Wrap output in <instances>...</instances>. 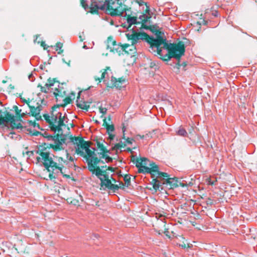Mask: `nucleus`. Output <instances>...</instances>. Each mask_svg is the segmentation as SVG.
<instances>
[{
	"label": "nucleus",
	"instance_id": "obj_44",
	"mask_svg": "<svg viewBox=\"0 0 257 257\" xmlns=\"http://www.w3.org/2000/svg\"><path fill=\"white\" fill-rule=\"evenodd\" d=\"M108 120L110 121V117L108 118Z\"/></svg>",
	"mask_w": 257,
	"mask_h": 257
},
{
	"label": "nucleus",
	"instance_id": "obj_40",
	"mask_svg": "<svg viewBox=\"0 0 257 257\" xmlns=\"http://www.w3.org/2000/svg\"><path fill=\"white\" fill-rule=\"evenodd\" d=\"M138 136H139L141 139H143V138H144V136H141V135H139Z\"/></svg>",
	"mask_w": 257,
	"mask_h": 257
},
{
	"label": "nucleus",
	"instance_id": "obj_20",
	"mask_svg": "<svg viewBox=\"0 0 257 257\" xmlns=\"http://www.w3.org/2000/svg\"><path fill=\"white\" fill-rule=\"evenodd\" d=\"M118 1L113 2L112 3H109V5L106 9V12L111 16L113 17V10H115L117 7L118 6Z\"/></svg>",
	"mask_w": 257,
	"mask_h": 257
},
{
	"label": "nucleus",
	"instance_id": "obj_13",
	"mask_svg": "<svg viewBox=\"0 0 257 257\" xmlns=\"http://www.w3.org/2000/svg\"><path fill=\"white\" fill-rule=\"evenodd\" d=\"M169 175L167 173L164 172H160L156 176V178H154L152 180L151 184L153 185V188L157 191L159 189L161 186V183L157 179V178H162L163 179L169 178Z\"/></svg>",
	"mask_w": 257,
	"mask_h": 257
},
{
	"label": "nucleus",
	"instance_id": "obj_11",
	"mask_svg": "<svg viewBox=\"0 0 257 257\" xmlns=\"http://www.w3.org/2000/svg\"><path fill=\"white\" fill-rule=\"evenodd\" d=\"M27 105L30 109V114L31 113L32 116H35L36 119L38 120L41 119V115L40 111L42 109V106L41 104H37V106H32L28 103Z\"/></svg>",
	"mask_w": 257,
	"mask_h": 257
},
{
	"label": "nucleus",
	"instance_id": "obj_6",
	"mask_svg": "<svg viewBox=\"0 0 257 257\" xmlns=\"http://www.w3.org/2000/svg\"><path fill=\"white\" fill-rule=\"evenodd\" d=\"M128 40L131 41V45H123L122 53L131 55H134L136 52L135 44L138 43L140 40L143 39V35L140 33H137L135 31L130 32L126 34Z\"/></svg>",
	"mask_w": 257,
	"mask_h": 257
},
{
	"label": "nucleus",
	"instance_id": "obj_30",
	"mask_svg": "<svg viewBox=\"0 0 257 257\" xmlns=\"http://www.w3.org/2000/svg\"><path fill=\"white\" fill-rule=\"evenodd\" d=\"M65 154H66V155L67 156V158L69 160H70L71 161H73V158L71 156L69 157V154H68V153L67 150L65 151Z\"/></svg>",
	"mask_w": 257,
	"mask_h": 257
},
{
	"label": "nucleus",
	"instance_id": "obj_29",
	"mask_svg": "<svg viewBox=\"0 0 257 257\" xmlns=\"http://www.w3.org/2000/svg\"><path fill=\"white\" fill-rule=\"evenodd\" d=\"M64 100L65 101V104H69V103H71V102H72L71 99L69 97H66L64 99Z\"/></svg>",
	"mask_w": 257,
	"mask_h": 257
},
{
	"label": "nucleus",
	"instance_id": "obj_36",
	"mask_svg": "<svg viewBox=\"0 0 257 257\" xmlns=\"http://www.w3.org/2000/svg\"><path fill=\"white\" fill-rule=\"evenodd\" d=\"M29 123H30V124L32 125H33V126H35V122H32V121H29Z\"/></svg>",
	"mask_w": 257,
	"mask_h": 257
},
{
	"label": "nucleus",
	"instance_id": "obj_2",
	"mask_svg": "<svg viewBox=\"0 0 257 257\" xmlns=\"http://www.w3.org/2000/svg\"><path fill=\"white\" fill-rule=\"evenodd\" d=\"M147 41L150 45V52L154 53L155 55L162 56V49L167 50L168 54L165 55L164 58H161L165 61L170 60L172 58L180 59L184 55L185 47L183 42L168 43L166 39L160 36V34L156 35V38L149 36Z\"/></svg>",
	"mask_w": 257,
	"mask_h": 257
},
{
	"label": "nucleus",
	"instance_id": "obj_4",
	"mask_svg": "<svg viewBox=\"0 0 257 257\" xmlns=\"http://www.w3.org/2000/svg\"><path fill=\"white\" fill-rule=\"evenodd\" d=\"M62 113L57 112L53 109L51 114H44V117L47 122L50 125L51 130L55 133L57 132V135H50L47 137L49 141L52 142L50 144V147L54 152L63 150V145L66 140V136L63 134V129L67 126L64 122L66 120L65 114L62 116Z\"/></svg>",
	"mask_w": 257,
	"mask_h": 257
},
{
	"label": "nucleus",
	"instance_id": "obj_24",
	"mask_svg": "<svg viewBox=\"0 0 257 257\" xmlns=\"http://www.w3.org/2000/svg\"><path fill=\"white\" fill-rule=\"evenodd\" d=\"M177 134L182 137H186L188 135L186 130L181 126L179 127L178 130L177 131Z\"/></svg>",
	"mask_w": 257,
	"mask_h": 257
},
{
	"label": "nucleus",
	"instance_id": "obj_12",
	"mask_svg": "<svg viewBox=\"0 0 257 257\" xmlns=\"http://www.w3.org/2000/svg\"><path fill=\"white\" fill-rule=\"evenodd\" d=\"M122 130L123 133L122 139H124L125 141L124 142L120 141V142L115 144L113 147V150H115L117 151L118 150L120 149L121 148H123L126 146L128 144H132L133 142L134 141V140L133 138H127V139H125L124 137V132L125 131V127L123 126L122 127Z\"/></svg>",
	"mask_w": 257,
	"mask_h": 257
},
{
	"label": "nucleus",
	"instance_id": "obj_33",
	"mask_svg": "<svg viewBox=\"0 0 257 257\" xmlns=\"http://www.w3.org/2000/svg\"><path fill=\"white\" fill-rule=\"evenodd\" d=\"M119 186H121V189H124V187L126 186L125 185H124L123 183L122 182H120L119 183V185H118Z\"/></svg>",
	"mask_w": 257,
	"mask_h": 257
},
{
	"label": "nucleus",
	"instance_id": "obj_27",
	"mask_svg": "<svg viewBox=\"0 0 257 257\" xmlns=\"http://www.w3.org/2000/svg\"><path fill=\"white\" fill-rule=\"evenodd\" d=\"M136 2L137 4H138V5L140 6H142L144 5H147L146 3H145L143 0H136ZM146 7H147L146 11H149V7L147 6H146Z\"/></svg>",
	"mask_w": 257,
	"mask_h": 257
},
{
	"label": "nucleus",
	"instance_id": "obj_38",
	"mask_svg": "<svg viewBox=\"0 0 257 257\" xmlns=\"http://www.w3.org/2000/svg\"><path fill=\"white\" fill-rule=\"evenodd\" d=\"M23 101L25 102L26 103V104H27V103H28L29 104H30V102L28 101V100H27L26 99H23Z\"/></svg>",
	"mask_w": 257,
	"mask_h": 257
},
{
	"label": "nucleus",
	"instance_id": "obj_8",
	"mask_svg": "<svg viewBox=\"0 0 257 257\" xmlns=\"http://www.w3.org/2000/svg\"><path fill=\"white\" fill-rule=\"evenodd\" d=\"M109 0H94L91 1L90 6V12L96 14L98 10H106L109 5Z\"/></svg>",
	"mask_w": 257,
	"mask_h": 257
},
{
	"label": "nucleus",
	"instance_id": "obj_15",
	"mask_svg": "<svg viewBox=\"0 0 257 257\" xmlns=\"http://www.w3.org/2000/svg\"><path fill=\"white\" fill-rule=\"evenodd\" d=\"M108 71H110V69L109 67H107L106 69L102 70L100 72V73H101L100 76H94V79L95 81H98L99 82H101V81L102 80L104 82H107L109 77V74L108 72Z\"/></svg>",
	"mask_w": 257,
	"mask_h": 257
},
{
	"label": "nucleus",
	"instance_id": "obj_34",
	"mask_svg": "<svg viewBox=\"0 0 257 257\" xmlns=\"http://www.w3.org/2000/svg\"><path fill=\"white\" fill-rule=\"evenodd\" d=\"M109 134V138L110 140H113L115 136L114 135H112L111 134Z\"/></svg>",
	"mask_w": 257,
	"mask_h": 257
},
{
	"label": "nucleus",
	"instance_id": "obj_25",
	"mask_svg": "<svg viewBox=\"0 0 257 257\" xmlns=\"http://www.w3.org/2000/svg\"><path fill=\"white\" fill-rule=\"evenodd\" d=\"M63 44L61 43H58L55 46V50L58 52V54H61L63 50L62 49Z\"/></svg>",
	"mask_w": 257,
	"mask_h": 257
},
{
	"label": "nucleus",
	"instance_id": "obj_9",
	"mask_svg": "<svg viewBox=\"0 0 257 257\" xmlns=\"http://www.w3.org/2000/svg\"><path fill=\"white\" fill-rule=\"evenodd\" d=\"M133 162L136 164V167L138 168L139 173L146 174V172L142 170H144L143 168H149L151 163L148 159L146 158H136L133 160Z\"/></svg>",
	"mask_w": 257,
	"mask_h": 257
},
{
	"label": "nucleus",
	"instance_id": "obj_18",
	"mask_svg": "<svg viewBox=\"0 0 257 257\" xmlns=\"http://www.w3.org/2000/svg\"><path fill=\"white\" fill-rule=\"evenodd\" d=\"M130 12H127V16L126 22L122 24L123 27L126 28L127 29H130L133 24H136L137 23V19L136 17H131Z\"/></svg>",
	"mask_w": 257,
	"mask_h": 257
},
{
	"label": "nucleus",
	"instance_id": "obj_37",
	"mask_svg": "<svg viewBox=\"0 0 257 257\" xmlns=\"http://www.w3.org/2000/svg\"><path fill=\"white\" fill-rule=\"evenodd\" d=\"M81 4H82V5L83 7H84L85 8V3L84 2V0H81Z\"/></svg>",
	"mask_w": 257,
	"mask_h": 257
},
{
	"label": "nucleus",
	"instance_id": "obj_7",
	"mask_svg": "<svg viewBox=\"0 0 257 257\" xmlns=\"http://www.w3.org/2000/svg\"><path fill=\"white\" fill-rule=\"evenodd\" d=\"M57 87H59V84L56 83L55 80L49 79L48 80V82L45 84L44 86H41V90L44 93H48L49 92L54 90L53 91V94L55 97L62 96V92Z\"/></svg>",
	"mask_w": 257,
	"mask_h": 257
},
{
	"label": "nucleus",
	"instance_id": "obj_22",
	"mask_svg": "<svg viewBox=\"0 0 257 257\" xmlns=\"http://www.w3.org/2000/svg\"><path fill=\"white\" fill-rule=\"evenodd\" d=\"M103 125L106 127V131L108 134H111L114 131V127L113 124H109L107 121L106 118L103 119Z\"/></svg>",
	"mask_w": 257,
	"mask_h": 257
},
{
	"label": "nucleus",
	"instance_id": "obj_10",
	"mask_svg": "<svg viewBox=\"0 0 257 257\" xmlns=\"http://www.w3.org/2000/svg\"><path fill=\"white\" fill-rule=\"evenodd\" d=\"M127 12H131V8H127L125 5L118 2V6L115 10L113 11V17L116 16H126Z\"/></svg>",
	"mask_w": 257,
	"mask_h": 257
},
{
	"label": "nucleus",
	"instance_id": "obj_31",
	"mask_svg": "<svg viewBox=\"0 0 257 257\" xmlns=\"http://www.w3.org/2000/svg\"><path fill=\"white\" fill-rule=\"evenodd\" d=\"M216 182V180H215V181H212L211 180V179H209V180L208 181V184L211 185H215Z\"/></svg>",
	"mask_w": 257,
	"mask_h": 257
},
{
	"label": "nucleus",
	"instance_id": "obj_39",
	"mask_svg": "<svg viewBox=\"0 0 257 257\" xmlns=\"http://www.w3.org/2000/svg\"><path fill=\"white\" fill-rule=\"evenodd\" d=\"M59 90L62 92V96H57V97H56V99H58V97H57L58 96H59V97H62V96H63V92H62V91L61 90H60V89H59Z\"/></svg>",
	"mask_w": 257,
	"mask_h": 257
},
{
	"label": "nucleus",
	"instance_id": "obj_41",
	"mask_svg": "<svg viewBox=\"0 0 257 257\" xmlns=\"http://www.w3.org/2000/svg\"><path fill=\"white\" fill-rule=\"evenodd\" d=\"M160 231L163 232V230H159V233H161Z\"/></svg>",
	"mask_w": 257,
	"mask_h": 257
},
{
	"label": "nucleus",
	"instance_id": "obj_16",
	"mask_svg": "<svg viewBox=\"0 0 257 257\" xmlns=\"http://www.w3.org/2000/svg\"><path fill=\"white\" fill-rule=\"evenodd\" d=\"M111 82L112 86L120 89L125 85L126 81L125 78L124 77H120L117 79L111 76Z\"/></svg>",
	"mask_w": 257,
	"mask_h": 257
},
{
	"label": "nucleus",
	"instance_id": "obj_5",
	"mask_svg": "<svg viewBox=\"0 0 257 257\" xmlns=\"http://www.w3.org/2000/svg\"><path fill=\"white\" fill-rule=\"evenodd\" d=\"M28 105H20L19 107L17 105L13 106V109L15 111V115L8 111L6 108L0 109V112L3 113L0 115V126H8L11 125L13 128L22 129L23 127L24 122L22 118L25 115L30 114L27 110Z\"/></svg>",
	"mask_w": 257,
	"mask_h": 257
},
{
	"label": "nucleus",
	"instance_id": "obj_32",
	"mask_svg": "<svg viewBox=\"0 0 257 257\" xmlns=\"http://www.w3.org/2000/svg\"><path fill=\"white\" fill-rule=\"evenodd\" d=\"M41 46L43 47L44 49H47L48 48V47L46 46V45L44 42L42 43Z\"/></svg>",
	"mask_w": 257,
	"mask_h": 257
},
{
	"label": "nucleus",
	"instance_id": "obj_23",
	"mask_svg": "<svg viewBox=\"0 0 257 257\" xmlns=\"http://www.w3.org/2000/svg\"><path fill=\"white\" fill-rule=\"evenodd\" d=\"M163 184H166L167 185H169L170 188H173L177 186L176 182H175L174 179L170 178L166 179L165 182H163Z\"/></svg>",
	"mask_w": 257,
	"mask_h": 257
},
{
	"label": "nucleus",
	"instance_id": "obj_28",
	"mask_svg": "<svg viewBox=\"0 0 257 257\" xmlns=\"http://www.w3.org/2000/svg\"><path fill=\"white\" fill-rule=\"evenodd\" d=\"M99 111L103 115L105 114L106 113L107 111V108L105 107H103L102 106H100L99 107Z\"/></svg>",
	"mask_w": 257,
	"mask_h": 257
},
{
	"label": "nucleus",
	"instance_id": "obj_17",
	"mask_svg": "<svg viewBox=\"0 0 257 257\" xmlns=\"http://www.w3.org/2000/svg\"><path fill=\"white\" fill-rule=\"evenodd\" d=\"M108 47L110 48L111 51L113 52H117L119 55L122 53V50L123 45L116 44V42L113 41L109 43Z\"/></svg>",
	"mask_w": 257,
	"mask_h": 257
},
{
	"label": "nucleus",
	"instance_id": "obj_35",
	"mask_svg": "<svg viewBox=\"0 0 257 257\" xmlns=\"http://www.w3.org/2000/svg\"><path fill=\"white\" fill-rule=\"evenodd\" d=\"M180 246H181L183 248H185L187 247V246L185 244H180Z\"/></svg>",
	"mask_w": 257,
	"mask_h": 257
},
{
	"label": "nucleus",
	"instance_id": "obj_3",
	"mask_svg": "<svg viewBox=\"0 0 257 257\" xmlns=\"http://www.w3.org/2000/svg\"><path fill=\"white\" fill-rule=\"evenodd\" d=\"M39 154L36 158L38 163L43 164L49 173V178L50 180L55 181L59 176H63L66 178H69L70 175L67 174L68 169L65 165L67 161L62 157L55 156L46 150L38 151Z\"/></svg>",
	"mask_w": 257,
	"mask_h": 257
},
{
	"label": "nucleus",
	"instance_id": "obj_14",
	"mask_svg": "<svg viewBox=\"0 0 257 257\" xmlns=\"http://www.w3.org/2000/svg\"><path fill=\"white\" fill-rule=\"evenodd\" d=\"M146 173L150 174L152 177L155 178L160 171L159 170V167L155 163L151 162L149 168H143ZM144 171V170H142Z\"/></svg>",
	"mask_w": 257,
	"mask_h": 257
},
{
	"label": "nucleus",
	"instance_id": "obj_26",
	"mask_svg": "<svg viewBox=\"0 0 257 257\" xmlns=\"http://www.w3.org/2000/svg\"><path fill=\"white\" fill-rule=\"evenodd\" d=\"M123 180L125 185L126 187H128L131 184V177L128 175H125L123 178Z\"/></svg>",
	"mask_w": 257,
	"mask_h": 257
},
{
	"label": "nucleus",
	"instance_id": "obj_42",
	"mask_svg": "<svg viewBox=\"0 0 257 257\" xmlns=\"http://www.w3.org/2000/svg\"><path fill=\"white\" fill-rule=\"evenodd\" d=\"M2 112H0V115L2 116V114H3V113H2Z\"/></svg>",
	"mask_w": 257,
	"mask_h": 257
},
{
	"label": "nucleus",
	"instance_id": "obj_43",
	"mask_svg": "<svg viewBox=\"0 0 257 257\" xmlns=\"http://www.w3.org/2000/svg\"><path fill=\"white\" fill-rule=\"evenodd\" d=\"M3 82V83H6V81H5V80H4Z\"/></svg>",
	"mask_w": 257,
	"mask_h": 257
},
{
	"label": "nucleus",
	"instance_id": "obj_1",
	"mask_svg": "<svg viewBox=\"0 0 257 257\" xmlns=\"http://www.w3.org/2000/svg\"><path fill=\"white\" fill-rule=\"evenodd\" d=\"M70 139L75 145L76 153L86 159L88 170L91 172L92 175H95L100 180L101 187L109 189L114 192L121 189V186L111 183V179L115 182L112 178V174H110L108 172H114L112 167H107L106 165H100L101 163L104 164L103 160L106 163L112 161V158L108 156L109 151L106 149L102 143L97 141V148H92L91 150L89 149V143L84 141L82 138L71 137Z\"/></svg>",
	"mask_w": 257,
	"mask_h": 257
},
{
	"label": "nucleus",
	"instance_id": "obj_19",
	"mask_svg": "<svg viewBox=\"0 0 257 257\" xmlns=\"http://www.w3.org/2000/svg\"><path fill=\"white\" fill-rule=\"evenodd\" d=\"M80 92L78 93V96L76 100V105L78 108H81L82 110L88 111V108L90 107L89 104L88 102L82 101L79 99V95Z\"/></svg>",
	"mask_w": 257,
	"mask_h": 257
},
{
	"label": "nucleus",
	"instance_id": "obj_21",
	"mask_svg": "<svg viewBox=\"0 0 257 257\" xmlns=\"http://www.w3.org/2000/svg\"><path fill=\"white\" fill-rule=\"evenodd\" d=\"M156 218L157 219L156 224L160 225L163 226L165 229H167L166 228V222L164 221L165 218L164 217L160 214L156 213Z\"/></svg>",
	"mask_w": 257,
	"mask_h": 257
}]
</instances>
